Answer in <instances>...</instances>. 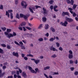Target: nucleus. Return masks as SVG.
<instances>
[{
  "label": "nucleus",
  "mask_w": 78,
  "mask_h": 78,
  "mask_svg": "<svg viewBox=\"0 0 78 78\" xmlns=\"http://www.w3.org/2000/svg\"><path fill=\"white\" fill-rule=\"evenodd\" d=\"M42 19L43 20V22H46V21L47 20V18H46L45 17H43Z\"/></svg>",
  "instance_id": "obj_20"
},
{
  "label": "nucleus",
  "mask_w": 78,
  "mask_h": 78,
  "mask_svg": "<svg viewBox=\"0 0 78 78\" xmlns=\"http://www.w3.org/2000/svg\"><path fill=\"white\" fill-rule=\"evenodd\" d=\"M42 25H43V24H40L38 28L39 29H41V28H42Z\"/></svg>",
  "instance_id": "obj_28"
},
{
  "label": "nucleus",
  "mask_w": 78,
  "mask_h": 78,
  "mask_svg": "<svg viewBox=\"0 0 78 78\" xmlns=\"http://www.w3.org/2000/svg\"><path fill=\"white\" fill-rule=\"evenodd\" d=\"M27 57H28V56H29V57H33V55L31 54H29L27 55Z\"/></svg>",
  "instance_id": "obj_22"
},
{
  "label": "nucleus",
  "mask_w": 78,
  "mask_h": 78,
  "mask_svg": "<svg viewBox=\"0 0 78 78\" xmlns=\"http://www.w3.org/2000/svg\"><path fill=\"white\" fill-rule=\"evenodd\" d=\"M45 36L47 37H48V36H49V34H48V33H47L46 34H45Z\"/></svg>",
  "instance_id": "obj_56"
},
{
  "label": "nucleus",
  "mask_w": 78,
  "mask_h": 78,
  "mask_svg": "<svg viewBox=\"0 0 78 78\" xmlns=\"http://www.w3.org/2000/svg\"><path fill=\"white\" fill-rule=\"evenodd\" d=\"M65 19H66V20H67V21L69 22H73V19H72L69 18L67 17H66Z\"/></svg>",
  "instance_id": "obj_8"
},
{
  "label": "nucleus",
  "mask_w": 78,
  "mask_h": 78,
  "mask_svg": "<svg viewBox=\"0 0 78 78\" xmlns=\"http://www.w3.org/2000/svg\"><path fill=\"white\" fill-rule=\"evenodd\" d=\"M51 57L53 58H56V57H57V55H56L55 54H54L52 55Z\"/></svg>",
  "instance_id": "obj_15"
},
{
  "label": "nucleus",
  "mask_w": 78,
  "mask_h": 78,
  "mask_svg": "<svg viewBox=\"0 0 78 78\" xmlns=\"http://www.w3.org/2000/svg\"><path fill=\"white\" fill-rule=\"evenodd\" d=\"M12 55L13 56H16V57H19V54L17 52L15 53V52H13L12 53Z\"/></svg>",
  "instance_id": "obj_9"
},
{
  "label": "nucleus",
  "mask_w": 78,
  "mask_h": 78,
  "mask_svg": "<svg viewBox=\"0 0 78 78\" xmlns=\"http://www.w3.org/2000/svg\"><path fill=\"white\" fill-rule=\"evenodd\" d=\"M65 15H66L67 16H69V13L68 12H66Z\"/></svg>",
  "instance_id": "obj_53"
},
{
  "label": "nucleus",
  "mask_w": 78,
  "mask_h": 78,
  "mask_svg": "<svg viewBox=\"0 0 78 78\" xmlns=\"http://www.w3.org/2000/svg\"><path fill=\"white\" fill-rule=\"evenodd\" d=\"M8 12H9V13H12L11 12H12V10H8Z\"/></svg>",
  "instance_id": "obj_50"
},
{
  "label": "nucleus",
  "mask_w": 78,
  "mask_h": 78,
  "mask_svg": "<svg viewBox=\"0 0 78 78\" xmlns=\"http://www.w3.org/2000/svg\"><path fill=\"white\" fill-rule=\"evenodd\" d=\"M14 43L15 44H16V45H20L19 43L18 42L16 41H14Z\"/></svg>",
  "instance_id": "obj_40"
},
{
  "label": "nucleus",
  "mask_w": 78,
  "mask_h": 78,
  "mask_svg": "<svg viewBox=\"0 0 78 78\" xmlns=\"http://www.w3.org/2000/svg\"><path fill=\"white\" fill-rule=\"evenodd\" d=\"M77 6H78V5H75V4H74L73 5V9H75V8H76V7Z\"/></svg>",
  "instance_id": "obj_24"
},
{
  "label": "nucleus",
  "mask_w": 78,
  "mask_h": 78,
  "mask_svg": "<svg viewBox=\"0 0 78 78\" xmlns=\"http://www.w3.org/2000/svg\"><path fill=\"white\" fill-rule=\"evenodd\" d=\"M51 74L52 75H55V72H53V71L51 72Z\"/></svg>",
  "instance_id": "obj_46"
},
{
  "label": "nucleus",
  "mask_w": 78,
  "mask_h": 78,
  "mask_svg": "<svg viewBox=\"0 0 78 78\" xmlns=\"http://www.w3.org/2000/svg\"><path fill=\"white\" fill-rule=\"evenodd\" d=\"M44 75L45 76V77H46V78H49L48 77V76L46 74H44Z\"/></svg>",
  "instance_id": "obj_64"
},
{
  "label": "nucleus",
  "mask_w": 78,
  "mask_h": 78,
  "mask_svg": "<svg viewBox=\"0 0 78 78\" xmlns=\"http://www.w3.org/2000/svg\"><path fill=\"white\" fill-rule=\"evenodd\" d=\"M15 73H16L15 71H13L12 72V75H14V74H15Z\"/></svg>",
  "instance_id": "obj_60"
},
{
  "label": "nucleus",
  "mask_w": 78,
  "mask_h": 78,
  "mask_svg": "<svg viewBox=\"0 0 78 78\" xmlns=\"http://www.w3.org/2000/svg\"><path fill=\"white\" fill-rule=\"evenodd\" d=\"M16 18H17V19H20V17H19V14L17 13L16 15Z\"/></svg>",
  "instance_id": "obj_25"
},
{
  "label": "nucleus",
  "mask_w": 78,
  "mask_h": 78,
  "mask_svg": "<svg viewBox=\"0 0 78 78\" xmlns=\"http://www.w3.org/2000/svg\"><path fill=\"white\" fill-rule=\"evenodd\" d=\"M35 8H36V9H37V8H41V6H37V5H35Z\"/></svg>",
  "instance_id": "obj_54"
},
{
  "label": "nucleus",
  "mask_w": 78,
  "mask_h": 78,
  "mask_svg": "<svg viewBox=\"0 0 78 78\" xmlns=\"http://www.w3.org/2000/svg\"><path fill=\"white\" fill-rule=\"evenodd\" d=\"M56 46L57 47H59L60 44L58 42H56Z\"/></svg>",
  "instance_id": "obj_37"
},
{
  "label": "nucleus",
  "mask_w": 78,
  "mask_h": 78,
  "mask_svg": "<svg viewBox=\"0 0 78 78\" xmlns=\"http://www.w3.org/2000/svg\"><path fill=\"white\" fill-rule=\"evenodd\" d=\"M28 68L29 69V70L30 71L31 73H35V74H36V72L34 69H33L31 67L28 66Z\"/></svg>",
  "instance_id": "obj_4"
},
{
  "label": "nucleus",
  "mask_w": 78,
  "mask_h": 78,
  "mask_svg": "<svg viewBox=\"0 0 78 78\" xmlns=\"http://www.w3.org/2000/svg\"><path fill=\"white\" fill-rule=\"evenodd\" d=\"M21 5L23 6V8H24V9H26L27 6H28V5L27 4V2L24 1H23L21 2Z\"/></svg>",
  "instance_id": "obj_2"
},
{
  "label": "nucleus",
  "mask_w": 78,
  "mask_h": 78,
  "mask_svg": "<svg viewBox=\"0 0 78 78\" xmlns=\"http://www.w3.org/2000/svg\"><path fill=\"white\" fill-rule=\"evenodd\" d=\"M74 74L76 76H77L78 75V72L77 71H75L74 73Z\"/></svg>",
  "instance_id": "obj_30"
},
{
  "label": "nucleus",
  "mask_w": 78,
  "mask_h": 78,
  "mask_svg": "<svg viewBox=\"0 0 78 78\" xmlns=\"http://www.w3.org/2000/svg\"><path fill=\"white\" fill-rule=\"evenodd\" d=\"M7 48L8 49H11V47L9 45H7Z\"/></svg>",
  "instance_id": "obj_42"
},
{
  "label": "nucleus",
  "mask_w": 78,
  "mask_h": 78,
  "mask_svg": "<svg viewBox=\"0 0 78 78\" xmlns=\"http://www.w3.org/2000/svg\"><path fill=\"white\" fill-rule=\"evenodd\" d=\"M70 2H71L70 3H71V5H73L74 3V1H73V0H71Z\"/></svg>",
  "instance_id": "obj_38"
},
{
  "label": "nucleus",
  "mask_w": 78,
  "mask_h": 78,
  "mask_svg": "<svg viewBox=\"0 0 78 78\" xmlns=\"http://www.w3.org/2000/svg\"><path fill=\"white\" fill-rule=\"evenodd\" d=\"M20 17L21 18H22L23 17V18H24L25 20H27V19H28V17L22 13H20Z\"/></svg>",
  "instance_id": "obj_6"
},
{
  "label": "nucleus",
  "mask_w": 78,
  "mask_h": 78,
  "mask_svg": "<svg viewBox=\"0 0 78 78\" xmlns=\"http://www.w3.org/2000/svg\"><path fill=\"white\" fill-rule=\"evenodd\" d=\"M1 29L3 31H5L6 30V28L5 27H2Z\"/></svg>",
  "instance_id": "obj_41"
},
{
  "label": "nucleus",
  "mask_w": 78,
  "mask_h": 78,
  "mask_svg": "<svg viewBox=\"0 0 78 78\" xmlns=\"http://www.w3.org/2000/svg\"><path fill=\"white\" fill-rule=\"evenodd\" d=\"M62 16H66V12H63L62 13Z\"/></svg>",
  "instance_id": "obj_36"
},
{
  "label": "nucleus",
  "mask_w": 78,
  "mask_h": 78,
  "mask_svg": "<svg viewBox=\"0 0 78 78\" xmlns=\"http://www.w3.org/2000/svg\"><path fill=\"white\" fill-rule=\"evenodd\" d=\"M60 24L61 25L64 26V27H67V25L68 24V23L67 21H65L64 23H63L62 22H61Z\"/></svg>",
  "instance_id": "obj_5"
},
{
  "label": "nucleus",
  "mask_w": 78,
  "mask_h": 78,
  "mask_svg": "<svg viewBox=\"0 0 78 78\" xmlns=\"http://www.w3.org/2000/svg\"><path fill=\"white\" fill-rule=\"evenodd\" d=\"M1 46L2 47H6V45L5 44H1Z\"/></svg>",
  "instance_id": "obj_39"
},
{
  "label": "nucleus",
  "mask_w": 78,
  "mask_h": 78,
  "mask_svg": "<svg viewBox=\"0 0 78 78\" xmlns=\"http://www.w3.org/2000/svg\"><path fill=\"white\" fill-rule=\"evenodd\" d=\"M29 10L31 12H32V13H34V12H33V9H32L31 8L29 7Z\"/></svg>",
  "instance_id": "obj_29"
},
{
  "label": "nucleus",
  "mask_w": 78,
  "mask_h": 78,
  "mask_svg": "<svg viewBox=\"0 0 78 78\" xmlns=\"http://www.w3.org/2000/svg\"><path fill=\"white\" fill-rule=\"evenodd\" d=\"M27 29H28L29 30H31L32 29L31 28L28 27H26Z\"/></svg>",
  "instance_id": "obj_43"
},
{
  "label": "nucleus",
  "mask_w": 78,
  "mask_h": 78,
  "mask_svg": "<svg viewBox=\"0 0 78 78\" xmlns=\"http://www.w3.org/2000/svg\"><path fill=\"white\" fill-rule=\"evenodd\" d=\"M22 75L24 77V78H27V74H26L25 72H23L22 73Z\"/></svg>",
  "instance_id": "obj_11"
},
{
  "label": "nucleus",
  "mask_w": 78,
  "mask_h": 78,
  "mask_svg": "<svg viewBox=\"0 0 78 78\" xmlns=\"http://www.w3.org/2000/svg\"><path fill=\"white\" fill-rule=\"evenodd\" d=\"M5 16H7V17H8L9 18V16H10L9 14V12H8L7 11H6V12Z\"/></svg>",
  "instance_id": "obj_14"
},
{
  "label": "nucleus",
  "mask_w": 78,
  "mask_h": 78,
  "mask_svg": "<svg viewBox=\"0 0 78 78\" xmlns=\"http://www.w3.org/2000/svg\"><path fill=\"white\" fill-rule=\"evenodd\" d=\"M50 8L51 10H52V9H53V6L51 5L50 7Z\"/></svg>",
  "instance_id": "obj_58"
},
{
  "label": "nucleus",
  "mask_w": 78,
  "mask_h": 78,
  "mask_svg": "<svg viewBox=\"0 0 78 78\" xmlns=\"http://www.w3.org/2000/svg\"><path fill=\"white\" fill-rule=\"evenodd\" d=\"M59 50H60V51H62L63 50V49L61 47H60L59 48Z\"/></svg>",
  "instance_id": "obj_55"
},
{
  "label": "nucleus",
  "mask_w": 78,
  "mask_h": 78,
  "mask_svg": "<svg viewBox=\"0 0 78 78\" xmlns=\"http://www.w3.org/2000/svg\"><path fill=\"white\" fill-rule=\"evenodd\" d=\"M66 1L68 3H71L70 0H67Z\"/></svg>",
  "instance_id": "obj_62"
},
{
  "label": "nucleus",
  "mask_w": 78,
  "mask_h": 78,
  "mask_svg": "<svg viewBox=\"0 0 78 78\" xmlns=\"http://www.w3.org/2000/svg\"><path fill=\"white\" fill-rule=\"evenodd\" d=\"M70 69L71 71H73V70H74V69H75V68L73 67H71L70 68Z\"/></svg>",
  "instance_id": "obj_47"
},
{
  "label": "nucleus",
  "mask_w": 78,
  "mask_h": 78,
  "mask_svg": "<svg viewBox=\"0 0 78 78\" xmlns=\"http://www.w3.org/2000/svg\"><path fill=\"white\" fill-rule=\"evenodd\" d=\"M5 34L6 35V36L9 38H10V37H14V36H16V33L14 32H13V34H9L7 32H5Z\"/></svg>",
  "instance_id": "obj_1"
},
{
  "label": "nucleus",
  "mask_w": 78,
  "mask_h": 78,
  "mask_svg": "<svg viewBox=\"0 0 78 78\" xmlns=\"http://www.w3.org/2000/svg\"><path fill=\"white\" fill-rule=\"evenodd\" d=\"M70 64H73V61L72 60L69 61Z\"/></svg>",
  "instance_id": "obj_59"
},
{
  "label": "nucleus",
  "mask_w": 78,
  "mask_h": 78,
  "mask_svg": "<svg viewBox=\"0 0 78 78\" xmlns=\"http://www.w3.org/2000/svg\"><path fill=\"white\" fill-rule=\"evenodd\" d=\"M19 30H21V31H23V27H19L18 28Z\"/></svg>",
  "instance_id": "obj_32"
},
{
  "label": "nucleus",
  "mask_w": 78,
  "mask_h": 78,
  "mask_svg": "<svg viewBox=\"0 0 78 78\" xmlns=\"http://www.w3.org/2000/svg\"><path fill=\"white\" fill-rule=\"evenodd\" d=\"M50 50H52V51H58V50L56 49V48L53 47V46H51L50 48Z\"/></svg>",
  "instance_id": "obj_7"
},
{
  "label": "nucleus",
  "mask_w": 78,
  "mask_h": 78,
  "mask_svg": "<svg viewBox=\"0 0 78 78\" xmlns=\"http://www.w3.org/2000/svg\"><path fill=\"white\" fill-rule=\"evenodd\" d=\"M0 9H3V5H0Z\"/></svg>",
  "instance_id": "obj_51"
},
{
  "label": "nucleus",
  "mask_w": 78,
  "mask_h": 78,
  "mask_svg": "<svg viewBox=\"0 0 78 78\" xmlns=\"http://www.w3.org/2000/svg\"><path fill=\"white\" fill-rule=\"evenodd\" d=\"M69 55H73V52L72 51V50H70L69 51Z\"/></svg>",
  "instance_id": "obj_27"
},
{
  "label": "nucleus",
  "mask_w": 78,
  "mask_h": 78,
  "mask_svg": "<svg viewBox=\"0 0 78 78\" xmlns=\"http://www.w3.org/2000/svg\"><path fill=\"white\" fill-rule=\"evenodd\" d=\"M54 40H55V38L54 39V38L53 37H51V38H50L49 40V41L50 42H53Z\"/></svg>",
  "instance_id": "obj_21"
},
{
  "label": "nucleus",
  "mask_w": 78,
  "mask_h": 78,
  "mask_svg": "<svg viewBox=\"0 0 78 78\" xmlns=\"http://www.w3.org/2000/svg\"><path fill=\"white\" fill-rule=\"evenodd\" d=\"M58 8V6L56 5H55L54 6V9H56Z\"/></svg>",
  "instance_id": "obj_63"
},
{
  "label": "nucleus",
  "mask_w": 78,
  "mask_h": 78,
  "mask_svg": "<svg viewBox=\"0 0 78 78\" xmlns=\"http://www.w3.org/2000/svg\"><path fill=\"white\" fill-rule=\"evenodd\" d=\"M47 12H48L47 11H45L43 12V14H44V15H47Z\"/></svg>",
  "instance_id": "obj_34"
},
{
  "label": "nucleus",
  "mask_w": 78,
  "mask_h": 78,
  "mask_svg": "<svg viewBox=\"0 0 78 78\" xmlns=\"http://www.w3.org/2000/svg\"><path fill=\"white\" fill-rule=\"evenodd\" d=\"M50 30L51 31H52L53 32H55V30L53 27L51 28Z\"/></svg>",
  "instance_id": "obj_33"
},
{
  "label": "nucleus",
  "mask_w": 78,
  "mask_h": 78,
  "mask_svg": "<svg viewBox=\"0 0 78 78\" xmlns=\"http://www.w3.org/2000/svg\"><path fill=\"white\" fill-rule=\"evenodd\" d=\"M68 9L69 10V12H70L71 14H73V11H73V9H72V8L70 7Z\"/></svg>",
  "instance_id": "obj_10"
},
{
  "label": "nucleus",
  "mask_w": 78,
  "mask_h": 78,
  "mask_svg": "<svg viewBox=\"0 0 78 78\" xmlns=\"http://www.w3.org/2000/svg\"><path fill=\"white\" fill-rule=\"evenodd\" d=\"M18 1H19V0H15V3L16 5H17L18 4Z\"/></svg>",
  "instance_id": "obj_45"
},
{
  "label": "nucleus",
  "mask_w": 78,
  "mask_h": 78,
  "mask_svg": "<svg viewBox=\"0 0 78 78\" xmlns=\"http://www.w3.org/2000/svg\"><path fill=\"white\" fill-rule=\"evenodd\" d=\"M7 31L8 33H9V32H11V30L10 29H7Z\"/></svg>",
  "instance_id": "obj_35"
},
{
  "label": "nucleus",
  "mask_w": 78,
  "mask_h": 78,
  "mask_svg": "<svg viewBox=\"0 0 78 78\" xmlns=\"http://www.w3.org/2000/svg\"><path fill=\"white\" fill-rule=\"evenodd\" d=\"M49 25L48 24H45V28L46 30H47V29H48L49 28Z\"/></svg>",
  "instance_id": "obj_19"
},
{
  "label": "nucleus",
  "mask_w": 78,
  "mask_h": 78,
  "mask_svg": "<svg viewBox=\"0 0 78 78\" xmlns=\"http://www.w3.org/2000/svg\"><path fill=\"white\" fill-rule=\"evenodd\" d=\"M38 41H39V42H42L43 41V38H40L38 39Z\"/></svg>",
  "instance_id": "obj_18"
},
{
  "label": "nucleus",
  "mask_w": 78,
  "mask_h": 78,
  "mask_svg": "<svg viewBox=\"0 0 78 78\" xmlns=\"http://www.w3.org/2000/svg\"><path fill=\"white\" fill-rule=\"evenodd\" d=\"M25 36L26 37H29L30 36V34L28 33H27L25 34Z\"/></svg>",
  "instance_id": "obj_23"
},
{
  "label": "nucleus",
  "mask_w": 78,
  "mask_h": 78,
  "mask_svg": "<svg viewBox=\"0 0 78 78\" xmlns=\"http://www.w3.org/2000/svg\"><path fill=\"white\" fill-rule=\"evenodd\" d=\"M20 25L21 27H23V26H25L26 25V23L25 22H23Z\"/></svg>",
  "instance_id": "obj_13"
},
{
  "label": "nucleus",
  "mask_w": 78,
  "mask_h": 78,
  "mask_svg": "<svg viewBox=\"0 0 78 78\" xmlns=\"http://www.w3.org/2000/svg\"><path fill=\"white\" fill-rule=\"evenodd\" d=\"M23 28L24 31H27V29H26V28H25V27H23Z\"/></svg>",
  "instance_id": "obj_49"
},
{
  "label": "nucleus",
  "mask_w": 78,
  "mask_h": 78,
  "mask_svg": "<svg viewBox=\"0 0 78 78\" xmlns=\"http://www.w3.org/2000/svg\"><path fill=\"white\" fill-rule=\"evenodd\" d=\"M10 18L11 19H13V15H12V13H10Z\"/></svg>",
  "instance_id": "obj_31"
},
{
  "label": "nucleus",
  "mask_w": 78,
  "mask_h": 78,
  "mask_svg": "<svg viewBox=\"0 0 78 78\" xmlns=\"http://www.w3.org/2000/svg\"><path fill=\"white\" fill-rule=\"evenodd\" d=\"M31 60H32V61H34L36 64H38V63L40 62V60L39 59H37L36 60L34 58H31Z\"/></svg>",
  "instance_id": "obj_3"
},
{
  "label": "nucleus",
  "mask_w": 78,
  "mask_h": 78,
  "mask_svg": "<svg viewBox=\"0 0 78 78\" xmlns=\"http://www.w3.org/2000/svg\"><path fill=\"white\" fill-rule=\"evenodd\" d=\"M59 75V73L58 72H54V75Z\"/></svg>",
  "instance_id": "obj_61"
},
{
  "label": "nucleus",
  "mask_w": 78,
  "mask_h": 78,
  "mask_svg": "<svg viewBox=\"0 0 78 78\" xmlns=\"http://www.w3.org/2000/svg\"><path fill=\"white\" fill-rule=\"evenodd\" d=\"M19 43L20 45H21V47H23L22 45H23V43L22 41H20L19 42Z\"/></svg>",
  "instance_id": "obj_52"
},
{
  "label": "nucleus",
  "mask_w": 78,
  "mask_h": 78,
  "mask_svg": "<svg viewBox=\"0 0 78 78\" xmlns=\"http://www.w3.org/2000/svg\"><path fill=\"white\" fill-rule=\"evenodd\" d=\"M0 53H3V51L1 48H0Z\"/></svg>",
  "instance_id": "obj_44"
},
{
  "label": "nucleus",
  "mask_w": 78,
  "mask_h": 78,
  "mask_svg": "<svg viewBox=\"0 0 78 78\" xmlns=\"http://www.w3.org/2000/svg\"><path fill=\"white\" fill-rule=\"evenodd\" d=\"M50 69V66H47L44 68V70H46L47 69Z\"/></svg>",
  "instance_id": "obj_12"
},
{
  "label": "nucleus",
  "mask_w": 78,
  "mask_h": 78,
  "mask_svg": "<svg viewBox=\"0 0 78 78\" xmlns=\"http://www.w3.org/2000/svg\"><path fill=\"white\" fill-rule=\"evenodd\" d=\"M35 72H36V73H37V72H38V73H39V72H40L39 70V69L37 68L35 69Z\"/></svg>",
  "instance_id": "obj_17"
},
{
  "label": "nucleus",
  "mask_w": 78,
  "mask_h": 78,
  "mask_svg": "<svg viewBox=\"0 0 78 78\" xmlns=\"http://www.w3.org/2000/svg\"><path fill=\"white\" fill-rule=\"evenodd\" d=\"M53 2H54V1H53V0H51L49 2V3H50L51 5L53 4Z\"/></svg>",
  "instance_id": "obj_26"
},
{
  "label": "nucleus",
  "mask_w": 78,
  "mask_h": 78,
  "mask_svg": "<svg viewBox=\"0 0 78 78\" xmlns=\"http://www.w3.org/2000/svg\"><path fill=\"white\" fill-rule=\"evenodd\" d=\"M73 17H75L76 16V14L75 13V12H73Z\"/></svg>",
  "instance_id": "obj_48"
},
{
  "label": "nucleus",
  "mask_w": 78,
  "mask_h": 78,
  "mask_svg": "<svg viewBox=\"0 0 78 78\" xmlns=\"http://www.w3.org/2000/svg\"><path fill=\"white\" fill-rule=\"evenodd\" d=\"M24 59L26 61H27V60H28V58L27 57H24Z\"/></svg>",
  "instance_id": "obj_57"
},
{
  "label": "nucleus",
  "mask_w": 78,
  "mask_h": 78,
  "mask_svg": "<svg viewBox=\"0 0 78 78\" xmlns=\"http://www.w3.org/2000/svg\"><path fill=\"white\" fill-rule=\"evenodd\" d=\"M68 57L69 59H72L73 58V54H69Z\"/></svg>",
  "instance_id": "obj_16"
}]
</instances>
